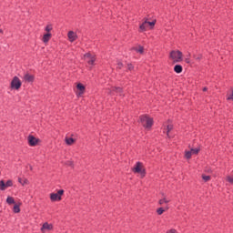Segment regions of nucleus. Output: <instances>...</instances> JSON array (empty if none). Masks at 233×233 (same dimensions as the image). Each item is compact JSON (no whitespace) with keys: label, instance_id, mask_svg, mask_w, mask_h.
Masks as SVG:
<instances>
[{"label":"nucleus","instance_id":"4468645a","mask_svg":"<svg viewBox=\"0 0 233 233\" xmlns=\"http://www.w3.org/2000/svg\"><path fill=\"white\" fill-rule=\"evenodd\" d=\"M161 199L158 200L159 205H167V203H170V198H167V195H161Z\"/></svg>","mask_w":233,"mask_h":233},{"label":"nucleus","instance_id":"423d86ee","mask_svg":"<svg viewBox=\"0 0 233 233\" xmlns=\"http://www.w3.org/2000/svg\"><path fill=\"white\" fill-rule=\"evenodd\" d=\"M21 85H23V83H21L19 77L15 76L11 82V88H14L15 90H19L21 88Z\"/></svg>","mask_w":233,"mask_h":233},{"label":"nucleus","instance_id":"e433bc0d","mask_svg":"<svg viewBox=\"0 0 233 233\" xmlns=\"http://www.w3.org/2000/svg\"><path fill=\"white\" fill-rule=\"evenodd\" d=\"M0 34H3V29H0Z\"/></svg>","mask_w":233,"mask_h":233},{"label":"nucleus","instance_id":"cd10ccee","mask_svg":"<svg viewBox=\"0 0 233 233\" xmlns=\"http://www.w3.org/2000/svg\"><path fill=\"white\" fill-rule=\"evenodd\" d=\"M121 87H113L112 88V92H116V93H119V92H121Z\"/></svg>","mask_w":233,"mask_h":233},{"label":"nucleus","instance_id":"0eeeda50","mask_svg":"<svg viewBox=\"0 0 233 233\" xmlns=\"http://www.w3.org/2000/svg\"><path fill=\"white\" fill-rule=\"evenodd\" d=\"M84 59L86 62H87L88 65H94V63H96V55L86 53L84 56Z\"/></svg>","mask_w":233,"mask_h":233},{"label":"nucleus","instance_id":"6ab92c4d","mask_svg":"<svg viewBox=\"0 0 233 233\" xmlns=\"http://www.w3.org/2000/svg\"><path fill=\"white\" fill-rule=\"evenodd\" d=\"M18 182L20 183V185H22L23 187H25V185H28V179L26 178H21V177H18Z\"/></svg>","mask_w":233,"mask_h":233},{"label":"nucleus","instance_id":"412c9836","mask_svg":"<svg viewBox=\"0 0 233 233\" xmlns=\"http://www.w3.org/2000/svg\"><path fill=\"white\" fill-rule=\"evenodd\" d=\"M0 190H6V184L5 180H0Z\"/></svg>","mask_w":233,"mask_h":233},{"label":"nucleus","instance_id":"7c9ffc66","mask_svg":"<svg viewBox=\"0 0 233 233\" xmlns=\"http://www.w3.org/2000/svg\"><path fill=\"white\" fill-rule=\"evenodd\" d=\"M116 68H119V69L123 68V63L118 62Z\"/></svg>","mask_w":233,"mask_h":233},{"label":"nucleus","instance_id":"72a5a7b5","mask_svg":"<svg viewBox=\"0 0 233 233\" xmlns=\"http://www.w3.org/2000/svg\"><path fill=\"white\" fill-rule=\"evenodd\" d=\"M185 62L187 63V64L190 63V58H186Z\"/></svg>","mask_w":233,"mask_h":233},{"label":"nucleus","instance_id":"5701e85b","mask_svg":"<svg viewBox=\"0 0 233 233\" xmlns=\"http://www.w3.org/2000/svg\"><path fill=\"white\" fill-rule=\"evenodd\" d=\"M14 212L15 214H19V212H21V209L19 208V206L18 205H15L14 206Z\"/></svg>","mask_w":233,"mask_h":233},{"label":"nucleus","instance_id":"dca6fc26","mask_svg":"<svg viewBox=\"0 0 233 233\" xmlns=\"http://www.w3.org/2000/svg\"><path fill=\"white\" fill-rule=\"evenodd\" d=\"M174 71L176 72V74H181V72H183V66H181V65H176L174 67Z\"/></svg>","mask_w":233,"mask_h":233},{"label":"nucleus","instance_id":"c9c22d12","mask_svg":"<svg viewBox=\"0 0 233 233\" xmlns=\"http://www.w3.org/2000/svg\"><path fill=\"white\" fill-rule=\"evenodd\" d=\"M208 88L207 87H204L203 88V92H207Z\"/></svg>","mask_w":233,"mask_h":233},{"label":"nucleus","instance_id":"c85d7f7f","mask_svg":"<svg viewBox=\"0 0 233 233\" xmlns=\"http://www.w3.org/2000/svg\"><path fill=\"white\" fill-rule=\"evenodd\" d=\"M194 57H195V59H196L197 61H199V60H201V59L203 58V56L198 55V56H195Z\"/></svg>","mask_w":233,"mask_h":233},{"label":"nucleus","instance_id":"6e6552de","mask_svg":"<svg viewBox=\"0 0 233 233\" xmlns=\"http://www.w3.org/2000/svg\"><path fill=\"white\" fill-rule=\"evenodd\" d=\"M27 141L30 147H35L39 143V139L32 135L28 136Z\"/></svg>","mask_w":233,"mask_h":233},{"label":"nucleus","instance_id":"f03ea898","mask_svg":"<svg viewBox=\"0 0 233 233\" xmlns=\"http://www.w3.org/2000/svg\"><path fill=\"white\" fill-rule=\"evenodd\" d=\"M140 123L144 128L150 129L152 125H154V119L147 115H143L140 116Z\"/></svg>","mask_w":233,"mask_h":233},{"label":"nucleus","instance_id":"a878e982","mask_svg":"<svg viewBox=\"0 0 233 233\" xmlns=\"http://www.w3.org/2000/svg\"><path fill=\"white\" fill-rule=\"evenodd\" d=\"M227 181H228V183H230L231 185H233V177L228 176L226 177Z\"/></svg>","mask_w":233,"mask_h":233},{"label":"nucleus","instance_id":"1a4fd4ad","mask_svg":"<svg viewBox=\"0 0 233 233\" xmlns=\"http://www.w3.org/2000/svg\"><path fill=\"white\" fill-rule=\"evenodd\" d=\"M194 154H199V148H191L190 151H186L185 157L190 159Z\"/></svg>","mask_w":233,"mask_h":233},{"label":"nucleus","instance_id":"9d476101","mask_svg":"<svg viewBox=\"0 0 233 233\" xmlns=\"http://www.w3.org/2000/svg\"><path fill=\"white\" fill-rule=\"evenodd\" d=\"M67 37H68V41H70V43H74V41H76L77 39V34H76V32H74V31H69L67 34Z\"/></svg>","mask_w":233,"mask_h":233},{"label":"nucleus","instance_id":"f8f14e48","mask_svg":"<svg viewBox=\"0 0 233 233\" xmlns=\"http://www.w3.org/2000/svg\"><path fill=\"white\" fill-rule=\"evenodd\" d=\"M53 228H54V225L45 222L41 228V231L46 232V230H53Z\"/></svg>","mask_w":233,"mask_h":233},{"label":"nucleus","instance_id":"f257e3e1","mask_svg":"<svg viewBox=\"0 0 233 233\" xmlns=\"http://www.w3.org/2000/svg\"><path fill=\"white\" fill-rule=\"evenodd\" d=\"M169 59L173 63H181L183 61V53L179 50H173L169 53Z\"/></svg>","mask_w":233,"mask_h":233},{"label":"nucleus","instance_id":"ddd939ff","mask_svg":"<svg viewBox=\"0 0 233 233\" xmlns=\"http://www.w3.org/2000/svg\"><path fill=\"white\" fill-rule=\"evenodd\" d=\"M174 126L171 123L166 124V128H164V132L167 133V137H170V132L173 130Z\"/></svg>","mask_w":233,"mask_h":233},{"label":"nucleus","instance_id":"20e7f679","mask_svg":"<svg viewBox=\"0 0 233 233\" xmlns=\"http://www.w3.org/2000/svg\"><path fill=\"white\" fill-rule=\"evenodd\" d=\"M156 26V20L153 22H148L147 19H146L139 26L140 32H145L147 28H154Z\"/></svg>","mask_w":233,"mask_h":233},{"label":"nucleus","instance_id":"b1692460","mask_svg":"<svg viewBox=\"0 0 233 233\" xmlns=\"http://www.w3.org/2000/svg\"><path fill=\"white\" fill-rule=\"evenodd\" d=\"M14 182L12 180H7L5 183V188H8V187H13Z\"/></svg>","mask_w":233,"mask_h":233},{"label":"nucleus","instance_id":"473e14b6","mask_svg":"<svg viewBox=\"0 0 233 233\" xmlns=\"http://www.w3.org/2000/svg\"><path fill=\"white\" fill-rule=\"evenodd\" d=\"M167 233H177V231L176 229H170Z\"/></svg>","mask_w":233,"mask_h":233},{"label":"nucleus","instance_id":"a211bd4d","mask_svg":"<svg viewBox=\"0 0 233 233\" xmlns=\"http://www.w3.org/2000/svg\"><path fill=\"white\" fill-rule=\"evenodd\" d=\"M133 50H136L138 54H144L145 48L141 46H138L137 47H134Z\"/></svg>","mask_w":233,"mask_h":233},{"label":"nucleus","instance_id":"9b49d317","mask_svg":"<svg viewBox=\"0 0 233 233\" xmlns=\"http://www.w3.org/2000/svg\"><path fill=\"white\" fill-rule=\"evenodd\" d=\"M24 81L25 83H32L35 77L33 75H30L28 73H25L23 77Z\"/></svg>","mask_w":233,"mask_h":233},{"label":"nucleus","instance_id":"2f4dec72","mask_svg":"<svg viewBox=\"0 0 233 233\" xmlns=\"http://www.w3.org/2000/svg\"><path fill=\"white\" fill-rule=\"evenodd\" d=\"M127 69L128 70H134V66H132V64H128L127 65Z\"/></svg>","mask_w":233,"mask_h":233},{"label":"nucleus","instance_id":"f3484780","mask_svg":"<svg viewBox=\"0 0 233 233\" xmlns=\"http://www.w3.org/2000/svg\"><path fill=\"white\" fill-rule=\"evenodd\" d=\"M51 37H52V34H50V33H47V34L44 35L43 42L44 43H48V41H50Z\"/></svg>","mask_w":233,"mask_h":233},{"label":"nucleus","instance_id":"7ed1b4c3","mask_svg":"<svg viewBox=\"0 0 233 233\" xmlns=\"http://www.w3.org/2000/svg\"><path fill=\"white\" fill-rule=\"evenodd\" d=\"M133 172L135 174H140L141 177H145L147 172L145 171V167H143V163L137 162L135 167H133Z\"/></svg>","mask_w":233,"mask_h":233},{"label":"nucleus","instance_id":"2eb2a0df","mask_svg":"<svg viewBox=\"0 0 233 233\" xmlns=\"http://www.w3.org/2000/svg\"><path fill=\"white\" fill-rule=\"evenodd\" d=\"M76 88L79 90L78 96H83V94H85V86L83 84H77Z\"/></svg>","mask_w":233,"mask_h":233},{"label":"nucleus","instance_id":"c756f323","mask_svg":"<svg viewBox=\"0 0 233 233\" xmlns=\"http://www.w3.org/2000/svg\"><path fill=\"white\" fill-rule=\"evenodd\" d=\"M52 30V25H47L46 27V32H50Z\"/></svg>","mask_w":233,"mask_h":233},{"label":"nucleus","instance_id":"aec40b11","mask_svg":"<svg viewBox=\"0 0 233 233\" xmlns=\"http://www.w3.org/2000/svg\"><path fill=\"white\" fill-rule=\"evenodd\" d=\"M66 145H74V143H76V140L72 137H66Z\"/></svg>","mask_w":233,"mask_h":233},{"label":"nucleus","instance_id":"f704fd0d","mask_svg":"<svg viewBox=\"0 0 233 233\" xmlns=\"http://www.w3.org/2000/svg\"><path fill=\"white\" fill-rule=\"evenodd\" d=\"M67 165H69V167H72L74 165L73 162H68Z\"/></svg>","mask_w":233,"mask_h":233},{"label":"nucleus","instance_id":"4be33fe9","mask_svg":"<svg viewBox=\"0 0 233 233\" xmlns=\"http://www.w3.org/2000/svg\"><path fill=\"white\" fill-rule=\"evenodd\" d=\"M6 203H8V205H12V204L15 203V201L14 200V198L8 197L6 198Z\"/></svg>","mask_w":233,"mask_h":233},{"label":"nucleus","instance_id":"39448f33","mask_svg":"<svg viewBox=\"0 0 233 233\" xmlns=\"http://www.w3.org/2000/svg\"><path fill=\"white\" fill-rule=\"evenodd\" d=\"M65 194V190L59 189L56 193L50 194L51 201H61V196Z\"/></svg>","mask_w":233,"mask_h":233},{"label":"nucleus","instance_id":"bb28decb","mask_svg":"<svg viewBox=\"0 0 233 233\" xmlns=\"http://www.w3.org/2000/svg\"><path fill=\"white\" fill-rule=\"evenodd\" d=\"M158 216H161V214H163V212H165V209L163 208H159L157 210Z\"/></svg>","mask_w":233,"mask_h":233},{"label":"nucleus","instance_id":"393cba45","mask_svg":"<svg viewBox=\"0 0 233 233\" xmlns=\"http://www.w3.org/2000/svg\"><path fill=\"white\" fill-rule=\"evenodd\" d=\"M202 179H203L205 182L210 181V176L202 175Z\"/></svg>","mask_w":233,"mask_h":233},{"label":"nucleus","instance_id":"4c0bfd02","mask_svg":"<svg viewBox=\"0 0 233 233\" xmlns=\"http://www.w3.org/2000/svg\"><path fill=\"white\" fill-rule=\"evenodd\" d=\"M166 210H168V208H166Z\"/></svg>","mask_w":233,"mask_h":233}]
</instances>
